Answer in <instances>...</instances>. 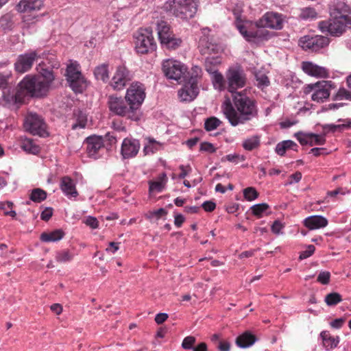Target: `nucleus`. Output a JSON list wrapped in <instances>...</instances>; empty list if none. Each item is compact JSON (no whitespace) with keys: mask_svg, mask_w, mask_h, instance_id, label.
<instances>
[{"mask_svg":"<svg viewBox=\"0 0 351 351\" xmlns=\"http://www.w3.org/2000/svg\"><path fill=\"white\" fill-rule=\"evenodd\" d=\"M256 340V337L247 331L239 335L236 339L237 345L241 348H246L253 345Z\"/></svg>","mask_w":351,"mask_h":351,"instance_id":"29","label":"nucleus"},{"mask_svg":"<svg viewBox=\"0 0 351 351\" xmlns=\"http://www.w3.org/2000/svg\"><path fill=\"white\" fill-rule=\"evenodd\" d=\"M53 215V209L51 208H46L41 213V219L47 221Z\"/></svg>","mask_w":351,"mask_h":351,"instance_id":"61","label":"nucleus"},{"mask_svg":"<svg viewBox=\"0 0 351 351\" xmlns=\"http://www.w3.org/2000/svg\"><path fill=\"white\" fill-rule=\"evenodd\" d=\"M46 55V53H41L38 49L27 51L16 57L14 63V69L19 74L27 73L32 69L36 61L45 58Z\"/></svg>","mask_w":351,"mask_h":351,"instance_id":"5","label":"nucleus"},{"mask_svg":"<svg viewBox=\"0 0 351 351\" xmlns=\"http://www.w3.org/2000/svg\"><path fill=\"white\" fill-rule=\"evenodd\" d=\"M245 160V157L244 156L234 154L226 155L223 156L221 160V162H225L228 160L231 162L237 163L239 160L244 161Z\"/></svg>","mask_w":351,"mask_h":351,"instance_id":"49","label":"nucleus"},{"mask_svg":"<svg viewBox=\"0 0 351 351\" xmlns=\"http://www.w3.org/2000/svg\"><path fill=\"white\" fill-rule=\"evenodd\" d=\"M60 189L64 195L68 197H75L78 195V192L76 190L73 180L68 176H64L62 178Z\"/></svg>","mask_w":351,"mask_h":351,"instance_id":"27","label":"nucleus"},{"mask_svg":"<svg viewBox=\"0 0 351 351\" xmlns=\"http://www.w3.org/2000/svg\"><path fill=\"white\" fill-rule=\"evenodd\" d=\"M221 123V121L215 117L206 119L204 128L206 131H212L217 128Z\"/></svg>","mask_w":351,"mask_h":351,"instance_id":"41","label":"nucleus"},{"mask_svg":"<svg viewBox=\"0 0 351 351\" xmlns=\"http://www.w3.org/2000/svg\"><path fill=\"white\" fill-rule=\"evenodd\" d=\"M255 77L257 81V85L258 87H266L270 84L268 77L263 73L258 72L255 74Z\"/></svg>","mask_w":351,"mask_h":351,"instance_id":"44","label":"nucleus"},{"mask_svg":"<svg viewBox=\"0 0 351 351\" xmlns=\"http://www.w3.org/2000/svg\"><path fill=\"white\" fill-rule=\"evenodd\" d=\"M269 208V205L266 203L258 204L252 206L250 209L254 215L260 218L262 217L264 213Z\"/></svg>","mask_w":351,"mask_h":351,"instance_id":"39","label":"nucleus"},{"mask_svg":"<svg viewBox=\"0 0 351 351\" xmlns=\"http://www.w3.org/2000/svg\"><path fill=\"white\" fill-rule=\"evenodd\" d=\"M235 25L241 34L249 42L254 41L255 38H265L266 36L265 32L267 33V31L263 29H257L256 31L249 30L247 25L243 24L241 21L239 20V17H237Z\"/></svg>","mask_w":351,"mask_h":351,"instance_id":"20","label":"nucleus"},{"mask_svg":"<svg viewBox=\"0 0 351 351\" xmlns=\"http://www.w3.org/2000/svg\"><path fill=\"white\" fill-rule=\"evenodd\" d=\"M12 25H13V23L12 21V18L10 15H8V14L4 15L0 19V27L3 29H4V30L11 29V28L12 27Z\"/></svg>","mask_w":351,"mask_h":351,"instance_id":"47","label":"nucleus"},{"mask_svg":"<svg viewBox=\"0 0 351 351\" xmlns=\"http://www.w3.org/2000/svg\"><path fill=\"white\" fill-rule=\"evenodd\" d=\"M302 69L307 75L315 77H326L328 75V70L325 67L308 61L302 62Z\"/></svg>","mask_w":351,"mask_h":351,"instance_id":"23","label":"nucleus"},{"mask_svg":"<svg viewBox=\"0 0 351 351\" xmlns=\"http://www.w3.org/2000/svg\"><path fill=\"white\" fill-rule=\"evenodd\" d=\"M162 71L167 78L179 82L185 80L187 73V69L183 64L170 59L163 62Z\"/></svg>","mask_w":351,"mask_h":351,"instance_id":"12","label":"nucleus"},{"mask_svg":"<svg viewBox=\"0 0 351 351\" xmlns=\"http://www.w3.org/2000/svg\"><path fill=\"white\" fill-rule=\"evenodd\" d=\"M311 140L312 141L313 145H324L326 142V139L324 136H322L320 135L315 134L313 133H312L311 134Z\"/></svg>","mask_w":351,"mask_h":351,"instance_id":"59","label":"nucleus"},{"mask_svg":"<svg viewBox=\"0 0 351 351\" xmlns=\"http://www.w3.org/2000/svg\"><path fill=\"white\" fill-rule=\"evenodd\" d=\"M261 144V137L258 135L252 136L243 141L242 146L245 150L252 151L258 149Z\"/></svg>","mask_w":351,"mask_h":351,"instance_id":"32","label":"nucleus"},{"mask_svg":"<svg viewBox=\"0 0 351 351\" xmlns=\"http://www.w3.org/2000/svg\"><path fill=\"white\" fill-rule=\"evenodd\" d=\"M330 17L346 20L350 16L351 7L343 1H334L330 5Z\"/></svg>","mask_w":351,"mask_h":351,"instance_id":"19","label":"nucleus"},{"mask_svg":"<svg viewBox=\"0 0 351 351\" xmlns=\"http://www.w3.org/2000/svg\"><path fill=\"white\" fill-rule=\"evenodd\" d=\"M298 43L305 51H317L329 44V39L321 35H306L300 38Z\"/></svg>","mask_w":351,"mask_h":351,"instance_id":"13","label":"nucleus"},{"mask_svg":"<svg viewBox=\"0 0 351 351\" xmlns=\"http://www.w3.org/2000/svg\"><path fill=\"white\" fill-rule=\"evenodd\" d=\"M87 118L86 116L82 112H78L77 123L73 124L72 128L73 130L77 128H84L86 125Z\"/></svg>","mask_w":351,"mask_h":351,"instance_id":"48","label":"nucleus"},{"mask_svg":"<svg viewBox=\"0 0 351 351\" xmlns=\"http://www.w3.org/2000/svg\"><path fill=\"white\" fill-rule=\"evenodd\" d=\"M318 27L322 32H328L332 36H340L346 29L345 21L337 17H331L327 21H320Z\"/></svg>","mask_w":351,"mask_h":351,"instance_id":"14","label":"nucleus"},{"mask_svg":"<svg viewBox=\"0 0 351 351\" xmlns=\"http://www.w3.org/2000/svg\"><path fill=\"white\" fill-rule=\"evenodd\" d=\"M230 348V343L228 341H219L217 346L219 351H229Z\"/></svg>","mask_w":351,"mask_h":351,"instance_id":"63","label":"nucleus"},{"mask_svg":"<svg viewBox=\"0 0 351 351\" xmlns=\"http://www.w3.org/2000/svg\"><path fill=\"white\" fill-rule=\"evenodd\" d=\"M202 206L205 211L212 212L215 209L216 204L212 201H206L202 204Z\"/></svg>","mask_w":351,"mask_h":351,"instance_id":"60","label":"nucleus"},{"mask_svg":"<svg viewBox=\"0 0 351 351\" xmlns=\"http://www.w3.org/2000/svg\"><path fill=\"white\" fill-rule=\"evenodd\" d=\"M330 273L327 271H321L317 278V282L322 285H328L330 282Z\"/></svg>","mask_w":351,"mask_h":351,"instance_id":"52","label":"nucleus"},{"mask_svg":"<svg viewBox=\"0 0 351 351\" xmlns=\"http://www.w3.org/2000/svg\"><path fill=\"white\" fill-rule=\"evenodd\" d=\"M21 147L27 153L36 154L40 152V147L35 144L32 139L25 138L22 140Z\"/></svg>","mask_w":351,"mask_h":351,"instance_id":"34","label":"nucleus"},{"mask_svg":"<svg viewBox=\"0 0 351 351\" xmlns=\"http://www.w3.org/2000/svg\"><path fill=\"white\" fill-rule=\"evenodd\" d=\"M202 69L197 66H195L191 69V73L188 81L193 82L197 85V80L201 77Z\"/></svg>","mask_w":351,"mask_h":351,"instance_id":"50","label":"nucleus"},{"mask_svg":"<svg viewBox=\"0 0 351 351\" xmlns=\"http://www.w3.org/2000/svg\"><path fill=\"white\" fill-rule=\"evenodd\" d=\"M346 123L341 125H334V124H328L324 125L323 128L324 130L328 129L329 131L335 132L337 129H343L350 127V124L348 121H345Z\"/></svg>","mask_w":351,"mask_h":351,"instance_id":"54","label":"nucleus"},{"mask_svg":"<svg viewBox=\"0 0 351 351\" xmlns=\"http://www.w3.org/2000/svg\"><path fill=\"white\" fill-rule=\"evenodd\" d=\"M86 151L90 157L96 158L98 151L104 147L103 139L101 136H92L86 138Z\"/></svg>","mask_w":351,"mask_h":351,"instance_id":"24","label":"nucleus"},{"mask_svg":"<svg viewBox=\"0 0 351 351\" xmlns=\"http://www.w3.org/2000/svg\"><path fill=\"white\" fill-rule=\"evenodd\" d=\"M212 81L215 89L221 91L226 88L224 77L218 71L212 74Z\"/></svg>","mask_w":351,"mask_h":351,"instance_id":"36","label":"nucleus"},{"mask_svg":"<svg viewBox=\"0 0 351 351\" xmlns=\"http://www.w3.org/2000/svg\"><path fill=\"white\" fill-rule=\"evenodd\" d=\"M200 151L206 152L208 153H213L215 152L216 149L214 147L213 145L210 143L204 142L200 145Z\"/></svg>","mask_w":351,"mask_h":351,"instance_id":"57","label":"nucleus"},{"mask_svg":"<svg viewBox=\"0 0 351 351\" xmlns=\"http://www.w3.org/2000/svg\"><path fill=\"white\" fill-rule=\"evenodd\" d=\"M304 225L312 230L326 227L328 225V220L321 215H313L304 220Z\"/></svg>","mask_w":351,"mask_h":351,"instance_id":"26","label":"nucleus"},{"mask_svg":"<svg viewBox=\"0 0 351 351\" xmlns=\"http://www.w3.org/2000/svg\"><path fill=\"white\" fill-rule=\"evenodd\" d=\"M196 339L193 336H188L185 337L182 343V347L184 350H193V345L195 344Z\"/></svg>","mask_w":351,"mask_h":351,"instance_id":"51","label":"nucleus"},{"mask_svg":"<svg viewBox=\"0 0 351 351\" xmlns=\"http://www.w3.org/2000/svg\"><path fill=\"white\" fill-rule=\"evenodd\" d=\"M140 149L139 141L136 139L126 138L121 145V153L124 159L136 156Z\"/></svg>","mask_w":351,"mask_h":351,"instance_id":"21","label":"nucleus"},{"mask_svg":"<svg viewBox=\"0 0 351 351\" xmlns=\"http://www.w3.org/2000/svg\"><path fill=\"white\" fill-rule=\"evenodd\" d=\"M341 295L336 292L328 293L325 297V302L328 306H335L341 302Z\"/></svg>","mask_w":351,"mask_h":351,"instance_id":"40","label":"nucleus"},{"mask_svg":"<svg viewBox=\"0 0 351 351\" xmlns=\"http://www.w3.org/2000/svg\"><path fill=\"white\" fill-rule=\"evenodd\" d=\"M73 256L68 250H62L57 253L56 259L58 262L65 263L71 261Z\"/></svg>","mask_w":351,"mask_h":351,"instance_id":"46","label":"nucleus"},{"mask_svg":"<svg viewBox=\"0 0 351 351\" xmlns=\"http://www.w3.org/2000/svg\"><path fill=\"white\" fill-rule=\"evenodd\" d=\"M11 77V71L0 73V89L5 90L9 88V80Z\"/></svg>","mask_w":351,"mask_h":351,"instance_id":"43","label":"nucleus"},{"mask_svg":"<svg viewBox=\"0 0 351 351\" xmlns=\"http://www.w3.org/2000/svg\"><path fill=\"white\" fill-rule=\"evenodd\" d=\"M135 49L138 53L146 54L154 51L156 44L151 28H141L134 35Z\"/></svg>","mask_w":351,"mask_h":351,"instance_id":"6","label":"nucleus"},{"mask_svg":"<svg viewBox=\"0 0 351 351\" xmlns=\"http://www.w3.org/2000/svg\"><path fill=\"white\" fill-rule=\"evenodd\" d=\"M65 75L69 86L75 93H82L86 88V80L80 71V64L76 62L67 65Z\"/></svg>","mask_w":351,"mask_h":351,"instance_id":"7","label":"nucleus"},{"mask_svg":"<svg viewBox=\"0 0 351 351\" xmlns=\"http://www.w3.org/2000/svg\"><path fill=\"white\" fill-rule=\"evenodd\" d=\"M64 235V232L60 229H58L49 233H42L40 235V240L43 242H55L62 239Z\"/></svg>","mask_w":351,"mask_h":351,"instance_id":"31","label":"nucleus"},{"mask_svg":"<svg viewBox=\"0 0 351 351\" xmlns=\"http://www.w3.org/2000/svg\"><path fill=\"white\" fill-rule=\"evenodd\" d=\"M168 318V315L167 313H158L156 317H155V322L158 324H162L164 322H165L167 320V319Z\"/></svg>","mask_w":351,"mask_h":351,"instance_id":"64","label":"nucleus"},{"mask_svg":"<svg viewBox=\"0 0 351 351\" xmlns=\"http://www.w3.org/2000/svg\"><path fill=\"white\" fill-rule=\"evenodd\" d=\"M86 226L90 227L93 229L98 228L99 222L97 218L91 216H88L84 221Z\"/></svg>","mask_w":351,"mask_h":351,"instance_id":"58","label":"nucleus"},{"mask_svg":"<svg viewBox=\"0 0 351 351\" xmlns=\"http://www.w3.org/2000/svg\"><path fill=\"white\" fill-rule=\"evenodd\" d=\"M244 197L247 201H253L258 197V193L254 187H247L243 190Z\"/></svg>","mask_w":351,"mask_h":351,"instance_id":"45","label":"nucleus"},{"mask_svg":"<svg viewBox=\"0 0 351 351\" xmlns=\"http://www.w3.org/2000/svg\"><path fill=\"white\" fill-rule=\"evenodd\" d=\"M47 197V193L39 188L34 189L32 191L29 198L34 202H40Z\"/></svg>","mask_w":351,"mask_h":351,"instance_id":"38","label":"nucleus"},{"mask_svg":"<svg viewBox=\"0 0 351 351\" xmlns=\"http://www.w3.org/2000/svg\"><path fill=\"white\" fill-rule=\"evenodd\" d=\"M315 247L313 245H308L306 250L302 251L299 256L300 260L310 257L315 252Z\"/></svg>","mask_w":351,"mask_h":351,"instance_id":"55","label":"nucleus"},{"mask_svg":"<svg viewBox=\"0 0 351 351\" xmlns=\"http://www.w3.org/2000/svg\"><path fill=\"white\" fill-rule=\"evenodd\" d=\"M108 106L110 111L116 115L124 117L132 121L139 120V114L135 112L134 107L128 105L125 99L110 95L108 98Z\"/></svg>","mask_w":351,"mask_h":351,"instance_id":"4","label":"nucleus"},{"mask_svg":"<svg viewBox=\"0 0 351 351\" xmlns=\"http://www.w3.org/2000/svg\"><path fill=\"white\" fill-rule=\"evenodd\" d=\"M331 81H320L314 84H307L304 88V93L306 95L312 93L313 101L322 103L330 96V89L332 88Z\"/></svg>","mask_w":351,"mask_h":351,"instance_id":"8","label":"nucleus"},{"mask_svg":"<svg viewBox=\"0 0 351 351\" xmlns=\"http://www.w3.org/2000/svg\"><path fill=\"white\" fill-rule=\"evenodd\" d=\"M312 133H303L302 132H299L295 134L298 141L302 145H309L311 146L313 145L312 141L311 140Z\"/></svg>","mask_w":351,"mask_h":351,"instance_id":"42","label":"nucleus"},{"mask_svg":"<svg viewBox=\"0 0 351 351\" xmlns=\"http://www.w3.org/2000/svg\"><path fill=\"white\" fill-rule=\"evenodd\" d=\"M145 87L140 82H133L128 88L125 99L128 101V105L134 107L136 113H138V110L145 98Z\"/></svg>","mask_w":351,"mask_h":351,"instance_id":"11","label":"nucleus"},{"mask_svg":"<svg viewBox=\"0 0 351 351\" xmlns=\"http://www.w3.org/2000/svg\"><path fill=\"white\" fill-rule=\"evenodd\" d=\"M157 32L162 45L171 49H175L180 45L181 39L175 37L169 25L166 21H160L158 22Z\"/></svg>","mask_w":351,"mask_h":351,"instance_id":"10","label":"nucleus"},{"mask_svg":"<svg viewBox=\"0 0 351 351\" xmlns=\"http://www.w3.org/2000/svg\"><path fill=\"white\" fill-rule=\"evenodd\" d=\"M299 16L303 20H313L317 18V13L313 8L306 7L300 10Z\"/></svg>","mask_w":351,"mask_h":351,"instance_id":"37","label":"nucleus"},{"mask_svg":"<svg viewBox=\"0 0 351 351\" xmlns=\"http://www.w3.org/2000/svg\"><path fill=\"white\" fill-rule=\"evenodd\" d=\"M94 75L97 80L104 82H108L109 80L108 64H102L97 66L94 70Z\"/></svg>","mask_w":351,"mask_h":351,"instance_id":"35","label":"nucleus"},{"mask_svg":"<svg viewBox=\"0 0 351 351\" xmlns=\"http://www.w3.org/2000/svg\"><path fill=\"white\" fill-rule=\"evenodd\" d=\"M132 74L125 65H119L117 67L110 84L114 90H120L132 80Z\"/></svg>","mask_w":351,"mask_h":351,"instance_id":"16","label":"nucleus"},{"mask_svg":"<svg viewBox=\"0 0 351 351\" xmlns=\"http://www.w3.org/2000/svg\"><path fill=\"white\" fill-rule=\"evenodd\" d=\"M164 186L163 181L152 182L149 184L150 191H160Z\"/></svg>","mask_w":351,"mask_h":351,"instance_id":"62","label":"nucleus"},{"mask_svg":"<svg viewBox=\"0 0 351 351\" xmlns=\"http://www.w3.org/2000/svg\"><path fill=\"white\" fill-rule=\"evenodd\" d=\"M350 91L346 90L344 88H341L338 90L337 94L335 96V99L341 100L347 99L350 100Z\"/></svg>","mask_w":351,"mask_h":351,"instance_id":"53","label":"nucleus"},{"mask_svg":"<svg viewBox=\"0 0 351 351\" xmlns=\"http://www.w3.org/2000/svg\"><path fill=\"white\" fill-rule=\"evenodd\" d=\"M209 32L210 30L208 28L202 29L203 36L200 38L198 45L201 54L207 56H210L212 54H217L221 50L220 45L213 43L209 38L208 36Z\"/></svg>","mask_w":351,"mask_h":351,"instance_id":"17","label":"nucleus"},{"mask_svg":"<svg viewBox=\"0 0 351 351\" xmlns=\"http://www.w3.org/2000/svg\"><path fill=\"white\" fill-rule=\"evenodd\" d=\"M43 6L42 0H21L17 5V10L21 12L31 13L40 10Z\"/></svg>","mask_w":351,"mask_h":351,"instance_id":"25","label":"nucleus"},{"mask_svg":"<svg viewBox=\"0 0 351 351\" xmlns=\"http://www.w3.org/2000/svg\"><path fill=\"white\" fill-rule=\"evenodd\" d=\"M232 98L233 103L228 100L222 108L223 114L232 126L245 124L258 117L256 101L247 96L245 90L234 93Z\"/></svg>","mask_w":351,"mask_h":351,"instance_id":"1","label":"nucleus"},{"mask_svg":"<svg viewBox=\"0 0 351 351\" xmlns=\"http://www.w3.org/2000/svg\"><path fill=\"white\" fill-rule=\"evenodd\" d=\"M298 145L291 141H284L277 144L276 147V152L280 156H284L287 149H293L297 151Z\"/></svg>","mask_w":351,"mask_h":351,"instance_id":"33","label":"nucleus"},{"mask_svg":"<svg viewBox=\"0 0 351 351\" xmlns=\"http://www.w3.org/2000/svg\"><path fill=\"white\" fill-rule=\"evenodd\" d=\"M256 26L281 29L283 27L282 15L276 12H267L256 22Z\"/></svg>","mask_w":351,"mask_h":351,"instance_id":"18","label":"nucleus"},{"mask_svg":"<svg viewBox=\"0 0 351 351\" xmlns=\"http://www.w3.org/2000/svg\"><path fill=\"white\" fill-rule=\"evenodd\" d=\"M46 64L41 62L37 70L38 74L26 75L18 84V87L25 96L41 98L46 96L49 91L55 76L52 69L44 68Z\"/></svg>","mask_w":351,"mask_h":351,"instance_id":"2","label":"nucleus"},{"mask_svg":"<svg viewBox=\"0 0 351 351\" xmlns=\"http://www.w3.org/2000/svg\"><path fill=\"white\" fill-rule=\"evenodd\" d=\"M165 9L181 19H191L197 10V0H169Z\"/></svg>","mask_w":351,"mask_h":351,"instance_id":"3","label":"nucleus"},{"mask_svg":"<svg viewBox=\"0 0 351 351\" xmlns=\"http://www.w3.org/2000/svg\"><path fill=\"white\" fill-rule=\"evenodd\" d=\"M228 90L232 95L238 93L237 89L245 86L246 77L244 73L237 69H230L226 73Z\"/></svg>","mask_w":351,"mask_h":351,"instance_id":"15","label":"nucleus"},{"mask_svg":"<svg viewBox=\"0 0 351 351\" xmlns=\"http://www.w3.org/2000/svg\"><path fill=\"white\" fill-rule=\"evenodd\" d=\"M25 130L33 135L47 136V125L44 119L36 113H28L23 123Z\"/></svg>","mask_w":351,"mask_h":351,"instance_id":"9","label":"nucleus"},{"mask_svg":"<svg viewBox=\"0 0 351 351\" xmlns=\"http://www.w3.org/2000/svg\"><path fill=\"white\" fill-rule=\"evenodd\" d=\"M199 93V88L194 81H188L184 86L178 90V97L182 101H191Z\"/></svg>","mask_w":351,"mask_h":351,"instance_id":"22","label":"nucleus"},{"mask_svg":"<svg viewBox=\"0 0 351 351\" xmlns=\"http://www.w3.org/2000/svg\"><path fill=\"white\" fill-rule=\"evenodd\" d=\"M3 99L7 104H16L23 102L24 94L17 86L16 91L14 94H5L3 92Z\"/></svg>","mask_w":351,"mask_h":351,"instance_id":"30","label":"nucleus"},{"mask_svg":"<svg viewBox=\"0 0 351 351\" xmlns=\"http://www.w3.org/2000/svg\"><path fill=\"white\" fill-rule=\"evenodd\" d=\"M320 337L322 339L323 346L326 350L334 349L339 342V337L332 336L328 331H322L320 333Z\"/></svg>","mask_w":351,"mask_h":351,"instance_id":"28","label":"nucleus"},{"mask_svg":"<svg viewBox=\"0 0 351 351\" xmlns=\"http://www.w3.org/2000/svg\"><path fill=\"white\" fill-rule=\"evenodd\" d=\"M167 212L165 209L161 208L158 210L150 212L147 215V217L149 219H152L156 217L157 219H159L161 216L167 215Z\"/></svg>","mask_w":351,"mask_h":351,"instance_id":"56","label":"nucleus"}]
</instances>
